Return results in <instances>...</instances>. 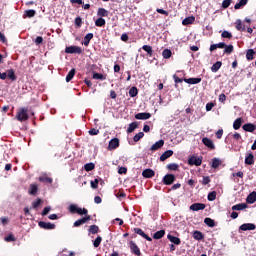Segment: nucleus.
I'll use <instances>...</instances> for the list:
<instances>
[{
	"label": "nucleus",
	"instance_id": "obj_1",
	"mask_svg": "<svg viewBox=\"0 0 256 256\" xmlns=\"http://www.w3.org/2000/svg\"><path fill=\"white\" fill-rule=\"evenodd\" d=\"M65 53L68 55H81V53H83V49L79 46H67L65 48Z\"/></svg>",
	"mask_w": 256,
	"mask_h": 256
},
{
	"label": "nucleus",
	"instance_id": "obj_2",
	"mask_svg": "<svg viewBox=\"0 0 256 256\" xmlns=\"http://www.w3.org/2000/svg\"><path fill=\"white\" fill-rule=\"evenodd\" d=\"M70 213H77L78 215H87L88 211L85 208H80L77 204H71L69 206Z\"/></svg>",
	"mask_w": 256,
	"mask_h": 256
},
{
	"label": "nucleus",
	"instance_id": "obj_3",
	"mask_svg": "<svg viewBox=\"0 0 256 256\" xmlns=\"http://www.w3.org/2000/svg\"><path fill=\"white\" fill-rule=\"evenodd\" d=\"M16 119L18 121H27L29 119V115L27 114V109L26 108H20L17 112Z\"/></svg>",
	"mask_w": 256,
	"mask_h": 256
},
{
	"label": "nucleus",
	"instance_id": "obj_4",
	"mask_svg": "<svg viewBox=\"0 0 256 256\" xmlns=\"http://www.w3.org/2000/svg\"><path fill=\"white\" fill-rule=\"evenodd\" d=\"M202 163H203V160L196 156H192L188 159L189 165H196V167H199L201 166Z\"/></svg>",
	"mask_w": 256,
	"mask_h": 256
},
{
	"label": "nucleus",
	"instance_id": "obj_5",
	"mask_svg": "<svg viewBox=\"0 0 256 256\" xmlns=\"http://www.w3.org/2000/svg\"><path fill=\"white\" fill-rule=\"evenodd\" d=\"M255 224L253 223H245L240 226V231H255Z\"/></svg>",
	"mask_w": 256,
	"mask_h": 256
},
{
	"label": "nucleus",
	"instance_id": "obj_6",
	"mask_svg": "<svg viewBox=\"0 0 256 256\" xmlns=\"http://www.w3.org/2000/svg\"><path fill=\"white\" fill-rule=\"evenodd\" d=\"M174 181H175V175L173 174H167L163 178V182L165 183V185H173Z\"/></svg>",
	"mask_w": 256,
	"mask_h": 256
},
{
	"label": "nucleus",
	"instance_id": "obj_7",
	"mask_svg": "<svg viewBox=\"0 0 256 256\" xmlns=\"http://www.w3.org/2000/svg\"><path fill=\"white\" fill-rule=\"evenodd\" d=\"M39 227H41V229H55V224L51 223V222H44V221H40L38 223Z\"/></svg>",
	"mask_w": 256,
	"mask_h": 256
},
{
	"label": "nucleus",
	"instance_id": "obj_8",
	"mask_svg": "<svg viewBox=\"0 0 256 256\" xmlns=\"http://www.w3.org/2000/svg\"><path fill=\"white\" fill-rule=\"evenodd\" d=\"M117 147H119V138H113L110 140L108 150L113 151V149H117Z\"/></svg>",
	"mask_w": 256,
	"mask_h": 256
},
{
	"label": "nucleus",
	"instance_id": "obj_9",
	"mask_svg": "<svg viewBox=\"0 0 256 256\" xmlns=\"http://www.w3.org/2000/svg\"><path fill=\"white\" fill-rule=\"evenodd\" d=\"M135 119L145 121L147 119H151V113L142 112L135 115Z\"/></svg>",
	"mask_w": 256,
	"mask_h": 256
},
{
	"label": "nucleus",
	"instance_id": "obj_10",
	"mask_svg": "<svg viewBox=\"0 0 256 256\" xmlns=\"http://www.w3.org/2000/svg\"><path fill=\"white\" fill-rule=\"evenodd\" d=\"M130 249L132 253H134V255H141V250L139 249V246H137V244H135V242L133 241H130Z\"/></svg>",
	"mask_w": 256,
	"mask_h": 256
},
{
	"label": "nucleus",
	"instance_id": "obj_11",
	"mask_svg": "<svg viewBox=\"0 0 256 256\" xmlns=\"http://www.w3.org/2000/svg\"><path fill=\"white\" fill-rule=\"evenodd\" d=\"M235 28L237 31H247V28H245V24H243V21H241V19H237L235 21Z\"/></svg>",
	"mask_w": 256,
	"mask_h": 256
},
{
	"label": "nucleus",
	"instance_id": "obj_12",
	"mask_svg": "<svg viewBox=\"0 0 256 256\" xmlns=\"http://www.w3.org/2000/svg\"><path fill=\"white\" fill-rule=\"evenodd\" d=\"M134 232L137 233V235H140L141 237L146 239V241H153V239L145 234V232L141 228H135Z\"/></svg>",
	"mask_w": 256,
	"mask_h": 256
},
{
	"label": "nucleus",
	"instance_id": "obj_13",
	"mask_svg": "<svg viewBox=\"0 0 256 256\" xmlns=\"http://www.w3.org/2000/svg\"><path fill=\"white\" fill-rule=\"evenodd\" d=\"M205 209V204L203 203H194L190 206L191 211H203Z\"/></svg>",
	"mask_w": 256,
	"mask_h": 256
},
{
	"label": "nucleus",
	"instance_id": "obj_14",
	"mask_svg": "<svg viewBox=\"0 0 256 256\" xmlns=\"http://www.w3.org/2000/svg\"><path fill=\"white\" fill-rule=\"evenodd\" d=\"M90 219H91V216L78 219L74 222V227H81V225H85V223H87V221H89Z\"/></svg>",
	"mask_w": 256,
	"mask_h": 256
},
{
	"label": "nucleus",
	"instance_id": "obj_15",
	"mask_svg": "<svg viewBox=\"0 0 256 256\" xmlns=\"http://www.w3.org/2000/svg\"><path fill=\"white\" fill-rule=\"evenodd\" d=\"M142 177H145V179H151V177H155V171L152 169H145L142 172Z\"/></svg>",
	"mask_w": 256,
	"mask_h": 256
},
{
	"label": "nucleus",
	"instance_id": "obj_16",
	"mask_svg": "<svg viewBox=\"0 0 256 256\" xmlns=\"http://www.w3.org/2000/svg\"><path fill=\"white\" fill-rule=\"evenodd\" d=\"M202 143L208 147V149H215V144L213 143V140L209 138H203Z\"/></svg>",
	"mask_w": 256,
	"mask_h": 256
},
{
	"label": "nucleus",
	"instance_id": "obj_17",
	"mask_svg": "<svg viewBox=\"0 0 256 256\" xmlns=\"http://www.w3.org/2000/svg\"><path fill=\"white\" fill-rule=\"evenodd\" d=\"M245 164L246 165H254L255 164V156L253 155V153H249L245 157Z\"/></svg>",
	"mask_w": 256,
	"mask_h": 256
},
{
	"label": "nucleus",
	"instance_id": "obj_18",
	"mask_svg": "<svg viewBox=\"0 0 256 256\" xmlns=\"http://www.w3.org/2000/svg\"><path fill=\"white\" fill-rule=\"evenodd\" d=\"M184 82L188 83V85H197L201 83V78H185Z\"/></svg>",
	"mask_w": 256,
	"mask_h": 256
},
{
	"label": "nucleus",
	"instance_id": "obj_19",
	"mask_svg": "<svg viewBox=\"0 0 256 256\" xmlns=\"http://www.w3.org/2000/svg\"><path fill=\"white\" fill-rule=\"evenodd\" d=\"M226 44L224 42H220L218 44H212L210 46V51L211 53H213V51L217 50V49H225Z\"/></svg>",
	"mask_w": 256,
	"mask_h": 256
},
{
	"label": "nucleus",
	"instance_id": "obj_20",
	"mask_svg": "<svg viewBox=\"0 0 256 256\" xmlns=\"http://www.w3.org/2000/svg\"><path fill=\"white\" fill-rule=\"evenodd\" d=\"M256 126L255 124L252 123H247L243 125V130L247 131L248 133H253V131H255Z\"/></svg>",
	"mask_w": 256,
	"mask_h": 256
},
{
	"label": "nucleus",
	"instance_id": "obj_21",
	"mask_svg": "<svg viewBox=\"0 0 256 256\" xmlns=\"http://www.w3.org/2000/svg\"><path fill=\"white\" fill-rule=\"evenodd\" d=\"M173 156V150H167L160 156V161H167L169 157Z\"/></svg>",
	"mask_w": 256,
	"mask_h": 256
},
{
	"label": "nucleus",
	"instance_id": "obj_22",
	"mask_svg": "<svg viewBox=\"0 0 256 256\" xmlns=\"http://www.w3.org/2000/svg\"><path fill=\"white\" fill-rule=\"evenodd\" d=\"M247 3H249V0H239V2L234 5V9L236 11H238V9H243Z\"/></svg>",
	"mask_w": 256,
	"mask_h": 256
},
{
	"label": "nucleus",
	"instance_id": "obj_23",
	"mask_svg": "<svg viewBox=\"0 0 256 256\" xmlns=\"http://www.w3.org/2000/svg\"><path fill=\"white\" fill-rule=\"evenodd\" d=\"M163 145H165V141L159 140L151 146V151H157V149H161Z\"/></svg>",
	"mask_w": 256,
	"mask_h": 256
},
{
	"label": "nucleus",
	"instance_id": "obj_24",
	"mask_svg": "<svg viewBox=\"0 0 256 256\" xmlns=\"http://www.w3.org/2000/svg\"><path fill=\"white\" fill-rule=\"evenodd\" d=\"M256 56V52L253 49H248L246 52V59L248 61H253V59H255Z\"/></svg>",
	"mask_w": 256,
	"mask_h": 256
},
{
	"label": "nucleus",
	"instance_id": "obj_25",
	"mask_svg": "<svg viewBox=\"0 0 256 256\" xmlns=\"http://www.w3.org/2000/svg\"><path fill=\"white\" fill-rule=\"evenodd\" d=\"M91 39H93V33H88L84 37L83 45L85 47H89V43H91Z\"/></svg>",
	"mask_w": 256,
	"mask_h": 256
},
{
	"label": "nucleus",
	"instance_id": "obj_26",
	"mask_svg": "<svg viewBox=\"0 0 256 256\" xmlns=\"http://www.w3.org/2000/svg\"><path fill=\"white\" fill-rule=\"evenodd\" d=\"M193 23H195V16L186 17L182 21V25H193Z\"/></svg>",
	"mask_w": 256,
	"mask_h": 256
},
{
	"label": "nucleus",
	"instance_id": "obj_27",
	"mask_svg": "<svg viewBox=\"0 0 256 256\" xmlns=\"http://www.w3.org/2000/svg\"><path fill=\"white\" fill-rule=\"evenodd\" d=\"M243 124V118H237L233 123V129L235 131L241 129V125Z\"/></svg>",
	"mask_w": 256,
	"mask_h": 256
},
{
	"label": "nucleus",
	"instance_id": "obj_28",
	"mask_svg": "<svg viewBox=\"0 0 256 256\" xmlns=\"http://www.w3.org/2000/svg\"><path fill=\"white\" fill-rule=\"evenodd\" d=\"M243 209H247V204L240 203L232 206V211H243Z\"/></svg>",
	"mask_w": 256,
	"mask_h": 256
},
{
	"label": "nucleus",
	"instance_id": "obj_29",
	"mask_svg": "<svg viewBox=\"0 0 256 256\" xmlns=\"http://www.w3.org/2000/svg\"><path fill=\"white\" fill-rule=\"evenodd\" d=\"M6 77L11 81H17V76H15V71H13V69L6 71Z\"/></svg>",
	"mask_w": 256,
	"mask_h": 256
},
{
	"label": "nucleus",
	"instance_id": "obj_30",
	"mask_svg": "<svg viewBox=\"0 0 256 256\" xmlns=\"http://www.w3.org/2000/svg\"><path fill=\"white\" fill-rule=\"evenodd\" d=\"M98 17H109V11L105 10V8H99L97 11Z\"/></svg>",
	"mask_w": 256,
	"mask_h": 256
},
{
	"label": "nucleus",
	"instance_id": "obj_31",
	"mask_svg": "<svg viewBox=\"0 0 256 256\" xmlns=\"http://www.w3.org/2000/svg\"><path fill=\"white\" fill-rule=\"evenodd\" d=\"M168 239L169 241H171V243H174V245H181V239H179L178 237L169 234Z\"/></svg>",
	"mask_w": 256,
	"mask_h": 256
},
{
	"label": "nucleus",
	"instance_id": "obj_32",
	"mask_svg": "<svg viewBox=\"0 0 256 256\" xmlns=\"http://www.w3.org/2000/svg\"><path fill=\"white\" fill-rule=\"evenodd\" d=\"M142 49L149 55V57H153V47L150 45H143Z\"/></svg>",
	"mask_w": 256,
	"mask_h": 256
},
{
	"label": "nucleus",
	"instance_id": "obj_33",
	"mask_svg": "<svg viewBox=\"0 0 256 256\" xmlns=\"http://www.w3.org/2000/svg\"><path fill=\"white\" fill-rule=\"evenodd\" d=\"M38 187L36 184H31L28 190L29 195H37Z\"/></svg>",
	"mask_w": 256,
	"mask_h": 256
},
{
	"label": "nucleus",
	"instance_id": "obj_34",
	"mask_svg": "<svg viewBox=\"0 0 256 256\" xmlns=\"http://www.w3.org/2000/svg\"><path fill=\"white\" fill-rule=\"evenodd\" d=\"M247 203L253 204L256 201V193L252 192L248 195L247 199H246Z\"/></svg>",
	"mask_w": 256,
	"mask_h": 256
},
{
	"label": "nucleus",
	"instance_id": "obj_35",
	"mask_svg": "<svg viewBox=\"0 0 256 256\" xmlns=\"http://www.w3.org/2000/svg\"><path fill=\"white\" fill-rule=\"evenodd\" d=\"M105 23H106V21H105V19L102 18V17H99V18L96 19V21H95L96 27H105Z\"/></svg>",
	"mask_w": 256,
	"mask_h": 256
},
{
	"label": "nucleus",
	"instance_id": "obj_36",
	"mask_svg": "<svg viewBox=\"0 0 256 256\" xmlns=\"http://www.w3.org/2000/svg\"><path fill=\"white\" fill-rule=\"evenodd\" d=\"M137 127H139V124H137V122H132L131 124H129L127 133H133V131H135V129H137Z\"/></svg>",
	"mask_w": 256,
	"mask_h": 256
},
{
	"label": "nucleus",
	"instance_id": "obj_37",
	"mask_svg": "<svg viewBox=\"0 0 256 256\" xmlns=\"http://www.w3.org/2000/svg\"><path fill=\"white\" fill-rule=\"evenodd\" d=\"M193 237L196 241H201V239H203L204 236L202 232L196 230L193 232Z\"/></svg>",
	"mask_w": 256,
	"mask_h": 256
},
{
	"label": "nucleus",
	"instance_id": "obj_38",
	"mask_svg": "<svg viewBox=\"0 0 256 256\" xmlns=\"http://www.w3.org/2000/svg\"><path fill=\"white\" fill-rule=\"evenodd\" d=\"M171 55H173V52H171L170 49H164L162 52V57H164V59H170Z\"/></svg>",
	"mask_w": 256,
	"mask_h": 256
},
{
	"label": "nucleus",
	"instance_id": "obj_39",
	"mask_svg": "<svg viewBox=\"0 0 256 256\" xmlns=\"http://www.w3.org/2000/svg\"><path fill=\"white\" fill-rule=\"evenodd\" d=\"M73 77H75V68H73L72 70H70L66 76V83H69V81H71L73 79Z\"/></svg>",
	"mask_w": 256,
	"mask_h": 256
},
{
	"label": "nucleus",
	"instance_id": "obj_40",
	"mask_svg": "<svg viewBox=\"0 0 256 256\" xmlns=\"http://www.w3.org/2000/svg\"><path fill=\"white\" fill-rule=\"evenodd\" d=\"M24 15L27 16L29 19H31L32 17H35V15H37V12L33 9H30V10H26Z\"/></svg>",
	"mask_w": 256,
	"mask_h": 256
},
{
	"label": "nucleus",
	"instance_id": "obj_41",
	"mask_svg": "<svg viewBox=\"0 0 256 256\" xmlns=\"http://www.w3.org/2000/svg\"><path fill=\"white\" fill-rule=\"evenodd\" d=\"M234 51V47H233V45H227L226 44V46L224 47V53L226 54V55H231V53Z\"/></svg>",
	"mask_w": 256,
	"mask_h": 256
},
{
	"label": "nucleus",
	"instance_id": "obj_42",
	"mask_svg": "<svg viewBox=\"0 0 256 256\" xmlns=\"http://www.w3.org/2000/svg\"><path fill=\"white\" fill-rule=\"evenodd\" d=\"M154 239H162V237H165V230H160L154 233L153 235Z\"/></svg>",
	"mask_w": 256,
	"mask_h": 256
},
{
	"label": "nucleus",
	"instance_id": "obj_43",
	"mask_svg": "<svg viewBox=\"0 0 256 256\" xmlns=\"http://www.w3.org/2000/svg\"><path fill=\"white\" fill-rule=\"evenodd\" d=\"M204 223L205 225H207L208 227H215V220L211 219V218H205L204 219Z\"/></svg>",
	"mask_w": 256,
	"mask_h": 256
},
{
	"label": "nucleus",
	"instance_id": "obj_44",
	"mask_svg": "<svg viewBox=\"0 0 256 256\" xmlns=\"http://www.w3.org/2000/svg\"><path fill=\"white\" fill-rule=\"evenodd\" d=\"M74 24L76 28L79 29L81 25H83V19L80 16L76 17L74 20Z\"/></svg>",
	"mask_w": 256,
	"mask_h": 256
},
{
	"label": "nucleus",
	"instance_id": "obj_45",
	"mask_svg": "<svg viewBox=\"0 0 256 256\" xmlns=\"http://www.w3.org/2000/svg\"><path fill=\"white\" fill-rule=\"evenodd\" d=\"M143 137H145V133L139 132V133H137V134L133 137V141H135V143H137L138 141H141V139H143Z\"/></svg>",
	"mask_w": 256,
	"mask_h": 256
},
{
	"label": "nucleus",
	"instance_id": "obj_46",
	"mask_svg": "<svg viewBox=\"0 0 256 256\" xmlns=\"http://www.w3.org/2000/svg\"><path fill=\"white\" fill-rule=\"evenodd\" d=\"M221 37L223 39H233V34H231V32H229V31L225 30L222 32Z\"/></svg>",
	"mask_w": 256,
	"mask_h": 256
},
{
	"label": "nucleus",
	"instance_id": "obj_47",
	"mask_svg": "<svg viewBox=\"0 0 256 256\" xmlns=\"http://www.w3.org/2000/svg\"><path fill=\"white\" fill-rule=\"evenodd\" d=\"M89 233H92V235L99 233V226L91 225L89 228Z\"/></svg>",
	"mask_w": 256,
	"mask_h": 256
},
{
	"label": "nucleus",
	"instance_id": "obj_48",
	"mask_svg": "<svg viewBox=\"0 0 256 256\" xmlns=\"http://www.w3.org/2000/svg\"><path fill=\"white\" fill-rule=\"evenodd\" d=\"M138 93H139V90H137V87H132L129 90L130 97H137Z\"/></svg>",
	"mask_w": 256,
	"mask_h": 256
},
{
	"label": "nucleus",
	"instance_id": "obj_49",
	"mask_svg": "<svg viewBox=\"0 0 256 256\" xmlns=\"http://www.w3.org/2000/svg\"><path fill=\"white\" fill-rule=\"evenodd\" d=\"M219 165H221V160L219 158H214L212 160V168L217 169V167H219Z\"/></svg>",
	"mask_w": 256,
	"mask_h": 256
},
{
	"label": "nucleus",
	"instance_id": "obj_50",
	"mask_svg": "<svg viewBox=\"0 0 256 256\" xmlns=\"http://www.w3.org/2000/svg\"><path fill=\"white\" fill-rule=\"evenodd\" d=\"M231 3H233V0H224L221 5L222 9H229Z\"/></svg>",
	"mask_w": 256,
	"mask_h": 256
},
{
	"label": "nucleus",
	"instance_id": "obj_51",
	"mask_svg": "<svg viewBox=\"0 0 256 256\" xmlns=\"http://www.w3.org/2000/svg\"><path fill=\"white\" fill-rule=\"evenodd\" d=\"M93 79H96L99 81H105V76H103V74L93 73Z\"/></svg>",
	"mask_w": 256,
	"mask_h": 256
},
{
	"label": "nucleus",
	"instance_id": "obj_52",
	"mask_svg": "<svg viewBox=\"0 0 256 256\" xmlns=\"http://www.w3.org/2000/svg\"><path fill=\"white\" fill-rule=\"evenodd\" d=\"M217 199V192L213 191L208 194V201H215Z\"/></svg>",
	"mask_w": 256,
	"mask_h": 256
},
{
	"label": "nucleus",
	"instance_id": "obj_53",
	"mask_svg": "<svg viewBox=\"0 0 256 256\" xmlns=\"http://www.w3.org/2000/svg\"><path fill=\"white\" fill-rule=\"evenodd\" d=\"M84 169H85V171H93V169H95V164L87 163L84 165Z\"/></svg>",
	"mask_w": 256,
	"mask_h": 256
},
{
	"label": "nucleus",
	"instance_id": "obj_54",
	"mask_svg": "<svg viewBox=\"0 0 256 256\" xmlns=\"http://www.w3.org/2000/svg\"><path fill=\"white\" fill-rule=\"evenodd\" d=\"M103 241V238H101V236H98L95 240H94V242H93V246L94 247H99V245H101V242Z\"/></svg>",
	"mask_w": 256,
	"mask_h": 256
},
{
	"label": "nucleus",
	"instance_id": "obj_55",
	"mask_svg": "<svg viewBox=\"0 0 256 256\" xmlns=\"http://www.w3.org/2000/svg\"><path fill=\"white\" fill-rule=\"evenodd\" d=\"M39 181H41L42 183H53V179L49 177H40Z\"/></svg>",
	"mask_w": 256,
	"mask_h": 256
},
{
	"label": "nucleus",
	"instance_id": "obj_56",
	"mask_svg": "<svg viewBox=\"0 0 256 256\" xmlns=\"http://www.w3.org/2000/svg\"><path fill=\"white\" fill-rule=\"evenodd\" d=\"M167 168L170 169V171H177V169H179V165L172 163L168 164Z\"/></svg>",
	"mask_w": 256,
	"mask_h": 256
},
{
	"label": "nucleus",
	"instance_id": "obj_57",
	"mask_svg": "<svg viewBox=\"0 0 256 256\" xmlns=\"http://www.w3.org/2000/svg\"><path fill=\"white\" fill-rule=\"evenodd\" d=\"M156 11L158 13H160V15H165V17H169V12H167L166 10H163L161 8H157Z\"/></svg>",
	"mask_w": 256,
	"mask_h": 256
},
{
	"label": "nucleus",
	"instance_id": "obj_58",
	"mask_svg": "<svg viewBox=\"0 0 256 256\" xmlns=\"http://www.w3.org/2000/svg\"><path fill=\"white\" fill-rule=\"evenodd\" d=\"M4 241H6L7 243H10L11 241H15V237L13 236V234H10L9 236H6L4 238Z\"/></svg>",
	"mask_w": 256,
	"mask_h": 256
},
{
	"label": "nucleus",
	"instance_id": "obj_59",
	"mask_svg": "<svg viewBox=\"0 0 256 256\" xmlns=\"http://www.w3.org/2000/svg\"><path fill=\"white\" fill-rule=\"evenodd\" d=\"M39 205H41V199H37V200H35L34 202H32V207L34 208V209H37V207L39 206Z\"/></svg>",
	"mask_w": 256,
	"mask_h": 256
},
{
	"label": "nucleus",
	"instance_id": "obj_60",
	"mask_svg": "<svg viewBox=\"0 0 256 256\" xmlns=\"http://www.w3.org/2000/svg\"><path fill=\"white\" fill-rule=\"evenodd\" d=\"M98 185H99V179H95L94 181H91L92 189H97Z\"/></svg>",
	"mask_w": 256,
	"mask_h": 256
},
{
	"label": "nucleus",
	"instance_id": "obj_61",
	"mask_svg": "<svg viewBox=\"0 0 256 256\" xmlns=\"http://www.w3.org/2000/svg\"><path fill=\"white\" fill-rule=\"evenodd\" d=\"M211 183V179L209 177H203L202 179V185H209Z\"/></svg>",
	"mask_w": 256,
	"mask_h": 256
},
{
	"label": "nucleus",
	"instance_id": "obj_62",
	"mask_svg": "<svg viewBox=\"0 0 256 256\" xmlns=\"http://www.w3.org/2000/svg\"><path fill=\"white\" fill-rule=\"evenodd\" d=\"M88 133L89 135H99V129L92 128Z\"/></svg>",
	"mask_w": 256,
	"mask_h": 256
},
{
	"label": "nucleus",
	"instance_id": "obj_63",
	"mask_svg": "<svg viewBox=\"0 0 256 256\" xmlns=\"http://www.w3.org/2000/svg\"><path fill=\"white\" fill-rule=\"evenodd\" d=\"M41 43H43V37L37 36L36 39H35V44L36 45H41Z\"/></svg>",
	"mask_w": 256,
	"mask_h": 256
},
{
	"label": "nucleus",
	"instance_id": "obj_64",
	"mask_svg": "<svg viewBox=\"0 0 256 256\" xmlns=\"http://www.w3.org/2000/svg\"><path fill=\"white\" fill-rule=\"evenodd\" d=\"M215 107L214 103H207L206 104V111H211Z\"/></svg>",
	"mask_w": 256,
	"mask_h": 256
}]
</instances>
